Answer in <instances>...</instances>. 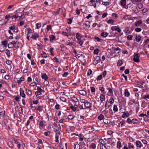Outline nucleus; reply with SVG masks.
Segmentation results:
<instances>
[{
	"mask_svg": "<svg viewBox=\"0 0 149 149\" xmlns=\"http://www.w3.org/2000/svg\"><path fill=\"white\" fill-rule=\"evenodd\" d=\"M140 57V54H136L134 56L133 60L134 62H139V59Z\"/></svg>",
	"mask_w": 149,
	"mask_h": 149,
	"instance_id": "nucleus-1",
	"label": "nucleus"
},
{
	"mask_svg": "<svg viewBox=\"0 0 149 149\" xmlns=\"http://www.w3.org/2000/svg\"><path fill=\"white\" fill-rule=\"evenodd\" d=\"M111 29L112 31H116L119 32H120L121 31V29L118 27L116 26H113L111 27Z\"/></svg>",
	"mask_w": 149,
	"mask_h": 149,
	"instance_id": "nucleus-2",
	"label": "nucleus"
},
{
	"mask_svg": "<svg viewBox=\"0 0 149 149\" xmlns=\"http://www.w3.org/2000/svg\"><path fill=\"white\" fill-rule=\"evenodd\" d=\"M132 11L134 12V13L136 14L138 13L139 12L137 8L135 6H133L132 7Z\"/></svg>",
	"mask_w": 149,
	"mask_h": 149,
	"instance_id": "nucleus-3",
	"label": "nucleus"
},
{
	"mask_svg": "<svg viewBox=\"0 0 149 149\" xmlns=\"http://www.w3.org/2000/svg\"><path fill=\"white\" fill-rule=\"evenodd\" d=\"M142 23V20H139L136 21L134 24V25L136 26H139Z\"/></svg>",
	"mask_w": 149,
	"mask_h": 149,
	"instance_id": "nucleus-4",
	"label": "nucleus"
},
{
	"mask_svg": "<svg viewBox=\"0 0 149 149\" xmlns=\"http://www.w3.org/2000/svg\"><path fill=\"white\" fill-rule=\"evenodd\" d=\"M24 8H21L18 9L15 11V13L19 14L20 12H21L22 13L24 11Z\"/></svg>",
	"mask_w": 149,
	"mask_h": 149,
	"instance_id": "nucleus-5",
	"label": "nucleus"
},
{
	"mask_svg": "<svg viewBox=\"0 0 149 149\" xmlns=\"http://www.w3.org/2000/svg\"><path fill=\"white\" fill-rule=\"evenodd\" d=\"M100 99L102 102L104 101L105 99V95L104 94H101L100 96Z\"/></svg>",
	"mask_w": 149,
	"mask_h": 149,
	"instance_id": "nucleus-6",
	"label": "nucleus"
},
{
	"mask_svg": "<svg viewBox=\"0 0 149 149\" xmlns=\"http://www.w3.org/2000/svg\"><path fill=\"white\" fill-rule=\"evenodd\" d=\"M79 92L80 94L83 95H85L86 94V92L83 90L79 91Z\"/></svg>",
	"mask_w": 149,
	"mask_h": 149,
	"instance_id": "nucleus-7",
	"label": "nucleus"
},
{
	"mask_svg": "<svg viewBox=\"0 0 149 149\" xmlns=\"http://www.w3.org/2000/svg\"><path fill=\"white\" fill-rule=\"evenodd\" d=\"M25 32L26 34L28 35L31 32V30L30 28H28L26 29Z\"/></svg>",
	"mask_w": 149,
	"mask_h": 149,
	"instance_id": "nucleus-8",
	"label": "nucleus"
},
{
	"mask_svg": "<svg viewBox=\"0 0 149 149\" xmlns=\"http://www.w3.org/2000/svg\"><path fill=\"white\" fill-rule=\"evenodd\" d=\"M109 102L108 100L106 101V103L105 104L104 106L105 107L106 109H108L111 106V104H109Z\"/></svg>",
	"mask_w": 149,
	"mask_h": 149,
	"instance_id": "nucleus-9",
	"label": "nucleus"
},
{
	"mask_svg": "<svg viewBox=\"0 0 149 149\" xmlns=\"http://www.w3.org/2000/svg\"><path fill=\"white\" fill-rule=\"evenodd\" d=\"M20 95L22 97H25V95L24 91L21 88L20 89Z\"/></svg>",
	"mask_w": 149,
	"mask_h": 149,
	"instance_id": "nucleus-10",
	"label": "nucleus"
},
{
	"mask_svg": "<svg viewBox=\"0 0 149 149\" xmlns=\"http://www.w3.org/2000/svg\"><path fill=\"white\" fill-rule=\"evenodd\" d=\"M5 47L3 46V45H0V52H3L6 49Z\"/></svg>",
	"mask_w": 149,
	"mask_h": 149,
	"instance_id": "nucleus-11",
	"label": "nucleus"
},
{
	"mask_svg": "<svg viewBox=\"0 0 149 149\" xmlns=\"http://www.w3.org/2000/svg\"><path fill=\"white\" fill-rule=\"evenodd\" d=\"M84 106L87 108H89L91 107V103L89 102H87L86 101L84 104Z\"/></svg>",
	"mask_w": 149,
	"mask_h": 149,
	"instance_id": "nucleus-12",
	"label": "nucleus"
},
{
	"mask_svg": "<svg viewBox=\"0 0 149 149\" xmlns=\"http://www.w3.org/2000/svg\"><path fill=\"white\" fill-rule=\"evenodd\" d=\"M121 5L122 6H124L126 4V0H121L120 1Z\"/></svg>",
	"mask_w": 149,
	"mask_h": 149,
	"instance_id": "nucleus-13",
	"label": "nucleus"
},
{
	"mask_svg": "<svg viewBox=\"0 0 149 149\" xmlns=\"http://www.w3.org/2000/svg\"><path fill=\"white\" fill-rule=\"evenodd\" d=\"M67 143H65V145H64L63 144H60L59 146L60 147L61 149H64L65 147L66 148H67L66 146Z\"/></svg>",
	"mask_w": 149,
	"mask_h": 149,
	"instance_id": "nucleus-14",
	"label": "nucleus"
},
{
	"mask_svg": "<svg viewBox=\"0 0 149 149\" xmlns=\"http://www.w3.org/2000/svg\"><path fill=\"white\" fill-rule=\"evenodd\" d=\"M108 33L106 32H103L101 34V36L104 37H106L108 35Z\"/></svg>",
	"mask_w": 149,
	"mask_h": 149,
	"instance_id": "nucleus-15",
	"label": "nucleus"
},
{
	"mask_svg": "<svg viewBox=\"0 0 149 149\" xmlns=\"http://www.w3.org/2000/svg\"><path fill=\"white\" fill-rule=\"evenodd\" d=\"M1 45H3V46L6 47L8 44V42L6 40L3 41L1 42Z\"/></svg>",
	"mask_w": 149,
	"mask_h": 149,
	"instance_id": "nucleus-16",
	"label": "nucleus"
},
{
	"mask_svg": "<svg viewBox=\"0 0 149 149\" xmlns=\"http://www.w3.org/2000/svg\"><path fill=\"white\" fill-rule=\"evenodd\" d=\"M125 95L126 97H129L130 95V93L128 91L127 89H125Z\"/></svg>",
	"mask_w": 149,
	"mask_h": 149,
	"instance_id": "nucleus-17",
	"label": "nucleus"
},
{
	"mask_svg": "<svg viewBox=\"0 0 149 149\" xmlns=\"http://www.w3.org/2000/svg\"><path fill=\"white\" fill-rule=\"evenodd\" d=\"M136 146L137 147L141 148L142 146V143L140 141H137L136 142Z\"/></svg>",
	"mask_w": 149,
	"mask_h": 149,
	"instance_id": "nucleus-18",
	"label": "nucleus"
},
{
	"mask_svg": "<svg viewBox=\"0 0 149 149\" xmlns=\"http://www.w3.org/2000/svg\"><path fill=\"white\" fill-rule=\"evenodd\" d=\"M135 38L137 41L139 42L141 40V37L139 36H136Z\"/></svg>",
	"mask_w": 149,
	"mask_h": 149,
	"instance_id": "nucleus-19",
	"label": "nucleus"
},
{
	"mask_svg": "<svg viewBox=\"0 0 149 149\" xmlns=\"http://www.w3.org/2000/svg\"><path fill=\"white\" fill-rule=\"evenodd\" d=\"M17 14L15 15H13L12 16V19H13V18H17L18 17H19V14L17 13Z\"/></svg>",
	"mask_w": 149,
	"mask_h": 149,
	"instance_id": "nucleus-20",
	"label": "nucleus"
},
{
	"mask_svg": "<svg viewBox=\"0 0 149 149\" xmlns=\"http://www.w3.org/2000/svg\"><path fill=\"white\" fill-rule=\"evenodd\" d=\"M17 42V41L15 42V41H13L12 42H10V43L9 44H8V47L9 48H11V47H10V45H12L16 44Z\"/></svg>",
	"mask_w": 149,
	"mask_h": 149,
	"instance_id": "nucleus-21",
	"label": "nucleus"
},
{
	"mask_svg": "<svg viewBox=\"0 0 149 149\" xmlns=\"http://www.w3.org/2000/svg\"><path fill=\"white\" fill-rule=\"evenodd\" d=\"M76 37L79 40H80L81 38V36H80L79 33H77L76 34Z\"/></svg>",
	"mask_w": 149,
	"mask_h": 149,
	"instance_id": "nucleus-22",
	"label": "nucleus"
},
{
	"mask_svg": "<svg viewBox=\"0 0 149 149\" xmlns=\"http://www.w3.org/2000/svg\"><path fill=\"white\" fill-rule=\"evenodd\" d=\"M80 146L78 144H77L74 145V149H80Z\"/></svg>",
	"mask_w": 149,
	"mask_h": 149,
	"instance_id": "nucleus-23",
	"label": "nucleus"
},
{
	"mask_svg": "<svg viewBox=\"0 0 149 149\" xmlns=\"http://www.w3.org/2000/svg\"><path fill=\"white\" fill-rule=\"evenodd\" d=\"M49 38L50 41H52L55 39V37L54 35H50L49 36Z\"/></svg>",
	"mask_w": 149,
	"mask_h": 149,
	"instance_id": "nucleus-24",
	"label": "nucleus"
},
{
	"mask_svg": "<svg viewBox=\"0 0 149 149\" xmlns=\"http://www.w3.org/2000/svg\"><path fill=\"white\" fill-rule=\"evenodd\" d=\"M42 79L46 80L47 79V75L45 73L42 74Z\"/></svg>",
	"mask_w": 149,
	"mask_h": 149,
	"instance_id": "nucleus-25",
	"label": "nucleus"
},
{
	"mask_svg": "<svg viewBox=\"0 0 149 149\" xmlns=\"http://www.w3.org/2000/svg\"><path fill=\"white\" fill-rule=\"evenodd\" d=\"M100 50L98 49H95L94 51V53L96 54H98Z\"/></svg>",
	"mask_w": 149,
	"mask_h": 149,
	"instance_id": "nucleus-26",
	"label": "nucleus"
},
{
	"mask_svg": "<svg viewBox=\"0 0 149 149\" xmlns=\"http://www.w3.org/2000/svg\"><path fill=\"white\" fill-rule=\"evenodd\" d=\"M99 141L100 143H102V145H103L104 144H106V142L103 140V139H100L99 140Z\"/></svg>",
	"mask_w": 149,
	"mask_h": 149,
	"instance_id": "nucleus-27",
	"label": "nucleus"
},
{
	"mask_svg": "<svg viewBox=\"0 0 149 149\" xmlns=\"http://www.w3.org/2000/svg\"><path fill=\"white\" fill-rule=\"evenodd\" d=\"M100 58L99 56L96 57V58L94 60V62L96 61L97 63H99L100 61Z\"/></svg>",
	"mask_w": 149,
	"mask_h": 149,
	"instance_id": "nucleus-28",
	"label": "nucleus"
},
{
	"mask_svg": "<svg viewBox=\"0 0 149 149\" xmlns=\"http://www.w3.org/2000/svg\"><path fill=\"white\" fill-rule=\"evenodd\" d=\"M138 122V120L136 119H133L132 120V123H133V124L137 123Z\"/></svg>",
	"mask_w": 149,
	"mask_h": 149,
	"instance_id": "nucleus-29",
	"label": "nucleus"
},
{
	"mask_svg": "<svg viewBox=\"0 0 149 149\" xmlns=\"http://www.w3.org/2000/svg\"><path fill=\"white\" fill-rule=\"evenodd\" d=\"M8 145L10 147H13L14 146V145L13 144V142L11 141H10L9 142Z\"/></svg>",
	"mask_w": 149,
	"mask_h": 149,
	"instance_id": "nucleus-30",
	"label": "nucleus"
},
{
	"mask_svg": "<svg viewBox=\"0 0 149 149\" xmlns=\"http://www.w3.org/2000/svg\"><path fill=\"white\" fill-rule=\"evenodd\" d=\"M94 38L97 42H101L102 41V39L99 38L95 36V37Z\"/></svg>",
	"mask_w": 149,
	"mask_h": 149,
	"instance_id": "nucleus-31",
	"label": "nucleus"
},
{
	"mask_svg": "<svg viewBox=\"0 0 149 149\" xmlns=\"http://www.w3.org/2000/svg\"><path fill=\"white\" fill-rule=\"evenodd\" d=\"M104 117V116L102 114H100V115L98 117V118L100 120L103 119Z\"/></svg>",
	"mask_w": 149,
	"mask_h": 149,
	"instance_id": "nucleus-32",
	"label": "nucleus"
},
{
	"mask_svg": "<svg viewBox=\"0 0 149 149\" xmlns=\"http://www.w3.org/2000/svg\"><path fill=\"white\" fill-rule=\"evenodd\" d=\"M60 99L61 100H62L63 102H66V99L64 97H61Z\"/></svg>",
	"mask_w": 149,
	"mask_h": 149,
	"instance_id": "nucleus-33",
	"label": "nucleus"
},
{
	"mask_svg": "<svg viewBox=\"0 0 149 149\" xmlns=\"http://www.w3.org/2000/svg\"><path fill=\"white\" fill-rule=\"evenodd\" d=\"M91 147L95 149L96 147V146L95 143H92L90 145Z\"/></svg>",
	"mask_w": 149,
	"mask_h": 149,
	"instance_id": "nucleus-34",
	"label": "nucleus"
},
{
	"mask_svg": "<svg viewBox=\"0 0 149 149\" xmlns=\"http://www.w3.org/2000/svg\"><path fill=\"white\" fill-rule=\"evenodd\" d=\"M38 37V35L37 34H34L32 36V38L33 39L35 40H36V38Z\"/></svg>",
	"mask_w": 149,
	"mask_h": 149,
	"instance_id": "nucleus-35",
	"label": "nucleus"
},
{
	"mask_svg": "<svg viewBox=\"0 0 149 149\" xmlns=\"http://www.w3.org/2000/svg\"><path fill=\"white\" fill-rule=\"evenodd\" d=\"M123 64V62L120 60H119L117 63V65L118 66H120Z\"/></svg>",
	"mask_w": 149,
	"mask_h": 149,
	"instance_id": "nucleus-36",
	"label": "nucleus"
},
{
	"mask_svg": "<svg viewBox=\"0 0 149 149\" xmlns=\"http://www.w3.org/2000/svg\"><path fill=\"white\" fill-rule=\"evenodd\" d=\"M6 53L9 57L10 56V52L8 50H6Z\"/></svg>",
	"mask_w": 149,
	"mask_h": 149,
	"instance_id": "nucleus-37",
	"label": "nucleus"
},
{
	"mask_svg": "<svg viewBox=\"0 0 149 149\" xmlns=\"http://www.w3.org/2000/svg\"><path fill=\"white\" fill-rule=\"evenodd\" d=\"M113 110L116 112L118 111V109L116 105H114L113 108Z\"/></svg>",
	"mask_w": 149,
	"mask_h": 149,
	"instance_id": "nucleus-38",
	"label": "nucleus"
},
{
	"mask_svg": "<svg viewBox=\"0 0 149 149\" xmlns=\"http://www.w3.org/2000/svg\"><path fill=\"white\" fill-rule=\"evenodd\" d=\"M90 22L88 21H85L84 23V25L86 26H89Z\"/></svg>",
	"mask_w": 149,
	"mask_h": 149,
	"instance_id": "nucleus-39",
	"label": "nucleus"
},
{
	"mask_svg": "<svg viewBox=\"0 0 149 149\" xmlns=\"http://www.w3.org/2000/svg\"><path fill=\"white\" fill-rule=\"evenodd\" d=\"M135 31L138 32H140L141 31V29L140 28H137L135 29Z\"/></svg>",
	"mask_w": 149,
	"mask_h": 149,
	"instance_id": "nucleus-40",
	"label": "nucleus"
},
{
	"mask_svg": "<svg viewBox=\"0 0 149 149\" xmlns=\"http://www.w3.org/2000/svg\"><path fill=\"white\" fill-rule=\"evenodd\" d=\"M117 147L118 148H120L121 147V143L120 142L118 141L117 143Z\"/></svg>",
	"mask_w": 149,
	"mask_h": 149,
	"instance_id": "nucleus-41",
	"label": "nucleus"
},
{
	"mask_svg": "<svg viewBox=\"0 0 149 149\" xmlns=\"http://www.w3.org/2000/svg\"><path fill=\"white\" fill-rule=\"evenodd\" d=\"M24 15L23 13H22L21 15L20 16L19 15V18L20 19H22L24 18Z\"/></svg>",
	"mask_w": 149,
	"mask_h": 149,
	"instance_id": "nucleus-42",
	"label": "nucleus"
},
{
	"mask_svg": "<svg viewBox=\"0 0 149 149\" xmlns=\"http://www.w3.org/2000/svg\"><path fill=\"white\" fill-rule=\"evenodd\" d=\"M92 71L90 69H89L88 71V73H87L88 75V76L90 75H91V74H92Z\"/></svg>",
	"mask_w": 149,
	"mask_h": 149,
	"instance_id": "nucleus-43",
	"label": "nucleus"
},
{
	"mask_svg": "<svg viewBox=\"0 0 149 149\" xmlns=\"http://www.w3.org/2000/svg\"><path fill=\"white\" fill-rule=\"evenodd\" d=\"M143 98L144 99H149V95H144L143 96Z\"/></svg>",
	"mask_w": 149,
	"mask_h": 149,
	"instance_id": "nucleus-44",
	"label": "nucleus"
},
{
	"mask_svg": "<svg viewBox=\"0 0 149 149\" xmlns=\"http://www.w3.org/2000/svg\"><path fill=\"white\" fill-rule=\"evenodd\" d=\"M132 36L131 35H129L127 36V38L128 40H130L132 39Z\"/></svg>",
	"mask_w": 149,
	"mask_h": 149,
	"instance_id": "nucleus-45",
	"label": "nucleus"
},
{
	"mask_svg": "<svg viewBox=\"0 0 149 149\" xmlns=\"http://www.w3.org/2000/svg\"><path fill=\"white\" fill-rule=\"evenodd\" d=\"M42 56L44 58H46L47 57V55L46 53L45 52H43V53L41 54Z\"/></svg>",
	"mask_w": 149,
	"mask_h": 149,
	"instance_id": "nucleus-46",
	"label": "nucleus"
},
{
	"mask_svg": "<svg viewBox=\"0 0 149 149\" xmlns=\"http://www.w3.org/2000/svg\"><path fill=\"white\" fill-rule=\"evenodd\" d=\"M74 116L72 115H70L68 116V118L69 119L72 120L74 118Z\"/></svg>",
	"mask_w": 149,
	"mask_h": 149,
	"instance_id": "nucleus-47",
	"label": "nucleus"
},
{
	"mask_svg": "<svg viewBox=\"0 0 149 149\" xmlns=\"http://www.w3.org/2000/svg\"><path fill=\"white\" fill-rule=\"evenodd\" d=\"M102 74H100V75L98 76L97 77V81H99V80H100L102 78Z\"/></svg>",
	"mask_w": 149,
	"mask_h": 149,
	"instance_id": "nucleus-48",
	"label": "nucleus"
},
{
	"mask_svg": "<svg viewBox=\"0 0 149 149\" xmlns=\"http://www.w3.org/2000/svg\"><path fill=\"white\" fill-rule=\"evenodd\" d=\"M6 63L7 64L10 65L12 63V61L9 60H8L6 61Z\"/></svg>",
	"mask_w": 149,
	"mask_h": 149,
	"instance_id": "nucleus-49",
	"label": "nucleus"
},
{
	"mask_svg": "<svg viewBox=\"0 0 149 149\" xmlns=\"http://www.w3.org/2000/svg\"><path fill=\"white\" fill-rule=\"evenodd\" d=\"M149 41V39H148L146 40L143 43V46H145L148 43V42Z\"/></svg>",
	"mask_w": 149,
	"mask_h": 149,
	"instance_id": "nucleus-50",
	"label": "nucleus"
},
{
	"mask_svg": "<svg viewBox=\"0 0 149 149\" xmlns=\"http://www.w3.org/2000/svg\"><path fill=\"white\" fill-rule=\"evenodd\" d=\"M114 22V21L112 19H109L107 21V23L109 24H113Z\"/></svg>",
	"mask_w": 149,
	"mask_h": 149,
	"instance_id": "nucleus-51",
	"label": "nucleus"
},
{
	"mask_svg": "<svg viewBox=\"0 0 149 149\" xmlns=\"http://www.w3.org/2000/svg\"><path fill=\"white\" fill-rule=\"evenodd\" d=\"M140 117L146 116L148 117V116L146 114L141 113L139 115Z\"/></svg>",
	"mask_w": 149,
	"mask_h": 149,
	"instance_id": "nucleus-52",
	"label": "nucleus"
},
{
	"mask_svg": "<svg viewBox=\"0 0 149 149\" xmlns=\"http://www.w3.org/2000/svg\"><path fill=\"white\" fill-rule=\"evenodd\" d=\"M109 101V102H110L111 104L113 103L114 102V100L113 98H111Z\"/></svg>",
	"mask_w": 149,
	"mask_h": 149,
	"instance_id": "nucleus-53",
	"label": "nucleus"
},
{
	"mask_svg": "<svg viewBox=\"0 0 149 149\" xmlns=\"http://www.w3.org/2000/svg\"><path fill=\"white\" fill-rule=\"evenodd\" d=\"M70 108L74 111H75L77 109L76 107L75 106L73 107V106H70Z\"/></svg>",
	"mask_w": 149,
	"mask_h": 149,
	"instance_id": "nucleus-54",
	"label": "nucleus"
},
{
	"mask_svg": "<svg viewBox=\"0 0 149 149\" xmlns=\"http://www.w3.org/2000/svg\"><path fill=\"white\" fill-rule=\"evenodd\" d=\"M91 90L92 92H94L95 91V89L94 87H91Z\"/></svg>",
	"mask_w": 149,
	"mask_h": 149,
	"instance_id": "nucleus-55",
	"label": "nucleus"
},
{
	"mask_svg": "<svg viewBox=\"0 0 149 149\" xmlns=\"http://www.w3.org/2000/svg\"><path fill=\"white\" fill-rule=\"evenodd\" d=\"M26 90L27 92V93H28V94L30 95H31L32 93L31 91L29 89L27 90V89H26Z\"/></svg>",
	"mask_w": 149,
	"mask_h": 149,
	"instance_id": "nucleus-56",
	"label": "nucleus"
},
{
	"mask_svg": "<svg viewBox=\"0 0 149 149\" xmlns=\"http://www.w3.org/2000/svg\"><path fill=\"white\" fill-rule=\"evenodd\" d=\"M53 48H51L49 49V51L51 53V55L52 56H54V54H53L52 52L54 49Z\"/></svg>",
	"mask_w": 149,
	"mask_h": 149,
	"instance_id": "nucleus-57",
	"label": "nucleus"
},
{
	"mask_svg": "<svg viewBox=\"0 0 149 149\" xmlns=\"http://www.w3.org/2000/svg\"><path fill=\"white\" fill-rule=\"evenodd\" d=\"M107 89L109 90V92L111 94H113V90L111 88H107Z\"/></svg>",
	"mask_w": 149,
	"mask_h": 149,
	"instance_id": "nucleus-58",
	"label": "nucleus"
},
{
	"mask_svg": "<svg viewBox=\"0 0 149 149\" xmlns=\"http://www.w3.org/2000/svg\"><path fill=\"white\" fill-rule=\"evenodd\" d=\"M80 101L82 103H84V104L86 102V101L85 100L82 99H80Z\"/></svg>",
	"mask_w": 149,
	"mask_h": 149,
	"instance_id": "nucleus-59",
	"label": "nucleus"
},
{
	"mask_svg": "<svg viewBox=\"0 0 149 149\" xmlns=\"http://www.w3.org/2000/svg\"><path fill=\"white\" fill-rule=\"evenodd\" d=\"M72 100L75 102H77L78 101V99L76 97H73L72 99Z\"/></svg>",
	"mask_w": 149,
	"mask_h": 149,
	"instance_id": "nucleus-60",
	"label": "nucleus"
},
{
	"mask_svg": "<svg viewBox=\"0 0 149 149\" xmlns=\"http://www.w3.org/2000/svg\"><path fill=\"white\" fill-rule=\"evenodd\" d=\"M62 34L64 36H69V34L66 32H65L63 31L62 32Z\"/></svg>",
	"mask_w": 149,
	"mask_h": 149,
	"instance_id": "nucleus-61",
	"label": "nucleus"
},
{
	"mask_svg": "<svg viewBox=\"0 0 149 149\" xmlns=\"http://www.w3.org/2000/svg\"><path fill=\"white\" fill-rule=\"evenodd\" d=\"M104 120V123L105 124H108L110 123V122L109 121H108L106 120Z\"/></svg>",
	"mask_w": 149,
	"mask_h": 149,
	"instance_id": "nucleus-62",
	"label": "nucleus"
},
{
	"mask_svg": "<svg viewBox=\"0 0 149 149\" xmlns=\"http://www.w3.org/2000/svg\"><path fill=\"white\" fill-rule=\"evenodd\" d=\"M102 4L105 6H107L109 4V3L108 2H103Z\"/></svg>",
	"mask_w": 149,
	"mask_h": 149,
	"instance_id": "nucleus-63",
	"label": "nucleus"
},
{
	"mask_svg": "<svg viewBox=\"0 0 149 149\" xmlns=\"http://www.w3.org/2000/svg\"><path fill=\"white\" fill-rule=\"evenodd\" d=\"M15 26L14 25H13L9 27V29L11 30H13L15 29Z\"/></svg>",
	"mask_w": 149,
	"mask_h": 149,
	"instance_id": "nucleus-64",
	"label": "nucleus"
}]
</instances>
